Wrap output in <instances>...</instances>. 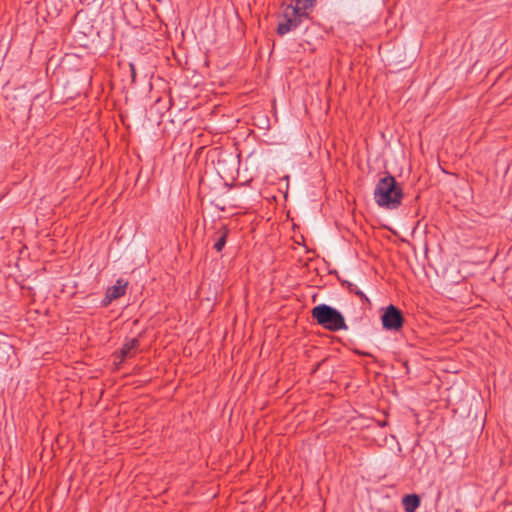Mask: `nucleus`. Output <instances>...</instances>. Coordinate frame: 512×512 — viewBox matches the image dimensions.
<instances>
[{
	"mask_svg": "<svg viewBox=\"0 0 512 512\" xmlns=\"http://www.w3.org/2000/svg\"><path fill=\"white\" fill-rule=\"evenodd\" d=\"M315 1L316 0H293V6L307 19L309 17V11L313 8Z\"/></svg>",
	"mask_w": 512,
	"mask_h": 512,
	"instance_id": "8",
	"label": "nucleus"
},
{
	"mask_svg": "<svg viewBox=\"0 0 512 512\" xmlns=\"http://www.w3.org/2000/svg\"><path fill=\"white\" fill-rule=\"evenodd\" d=\"M347 288L351 293H354L357 296H359L361 300L369 302L368 297L359 289V287L356 284L348 282Z\"/></svg>",
	"mask_w": 512,
	"mask_h": 512,
	"instance_id": "10",
	"label": "nucleus"
},
{
	"mask_svg": "<svg viewBox=\"0 0 512 512\" xmlns=\"http://www.w3.org/2000/svg\"><path fill=\"white\" fill-rule=\"evenodd\" d=\"M405 512H415L420 506V497L417 494H407L402 498Z\"/></svg>",
	"mask_w": 512,
	"mask_h": 512,
	"instance_id": "6",
	"label": "nucleus"
},
{
	"mask_svg": "<svg viewBox=\"0 0 512 512\" xmlns=\"http://www.w3.org/2000/svg\"><path fill=\"white\" fill-rule=\"evenodd\" d=\"M128 282L123 279H118L116 283L107 289L108 298L118 299L126 293Z\"/></svg>",
	"mask_w": 512,
	"mask_h": 512,
	"instance_id": "5",
	"label": "nucleus"
},
{
	"mask_svg": "<svg viewBox=\"0 0 512 512\" xmlns=\"http://www.w3.org/2000/svg\"><path fill=\"white\" fill-rule=\"evenodd\" d=\"M311 316L320 326L329 331L348 329L342 313L330 305L319 304L315 306L311 310Z\"/></svg>",
	"mask_w": 512,
	"mask_h": 512,
	"instance_id": "2",
	"label": "nucleus"
},
{
	"mask_svg": "<svg viewBox=\"0 0 512 512\" xmlns=\"http://www.w3.org/2000/svg\"><path fill=\"white\" fill-rule=\"evenodd\" d=\"M226 244V233H223L215 242L214 244V248L218 251V252H221L222 249L224 248Z\"/></svg>",
	"mask_w": 512,
	"mask_h": 512,
	"instance_id": "11",
	"label": "nucleus"
},
{
	"mask_svg": "<svg viewBox=\"0 0 512 512\" xmlns=\"http://www.w3.org/2000/svg\"><path fill=\"white\" fill-rule=\"evenodd\" d=\"M402 198V188L393 176L387 175L378 181L374 190V199L380 207L397 209L401 205Z\"/></svg>",
	"mask_w": 512,
	"mask_h": 512,
	"instance_id": "1",
	"label": "nucleus"
},
{
	"mask_svg": "<svg viewBox=\"0 0 512 512\" xmlns=\"http://www.w3.org/2000/svg\"><path fill=\"white\" fill-rule=\"evenodd\" d=\"M301 23L297 22L296 20H290V19H280L278 26H277V33L280 36H283L295 29H297Z\"/></svg>",
	"mask_w": 512,
	"mask_h": 512,
	"instance_id": "7",
	"label": "nucleus"
},
{
	"mask_svg": "<svg viewBox=\"0 0 512 512\" xmlns=\"http://www.w3.org/2000/svg\"><path fill=\"white\" fill-rule=\"evenodd\" d=\"M114 299H110L108 298V292L106 291V294H105V297L104 299L102 300V305L103 306H107L109 305Z\"/></svg>",
	"mask_w": 512,
	"mask_h": 512,
	"instance_id": "12",
	"label": "nucleus"
},
{
	"mask_svg": "<svg viewBox=\"0 0 512 512\" xmlns=\"http://www.w3.org/2000/svg\"><path fill=\"white\" fill-rule=\"evenodd\" d=\"M279 19L296 20L297 22L302 23L306 18L303 17L299 10L293 6V0H288L283 2L281 5Z\"/></svg>",
	"mask_w": 512,
	"mask_h": 512,
	"instance_id": "4",
	"label": "nucleus"
},
{
	"mask_svg": "<svg viewBox=\"0 0 512 512\" xmlns=\"http://www.w3.org/2000/svg\"><path fill=\"white\" fill-rule=\"evenodd\" d=\"M381 319L384 329L390 331H398L404 322L402 312L392 304L385 308Z\"/></svg>",
	"mask_w": 512,
	"mask_h": 512,
	"instance_id": "3",
	"label": "nucleus"
},
{
	"mask_svg": "<svg viewBox=\"0 0 512 512\" xmlns=\"http://www.w3.org/2000/svg\"><path fill=\"white\" fill-rule=\"evenodd\" d=\"M139 345V341L136 338L127 341L121 349L122 360L129 358L133 355L132 351L135 350Z\"/></svg>",
	"mask_w": 512,
	"mask_h": 512,
	"instance_id": "9",
	"label": "nucleus"
}]
</instances>
